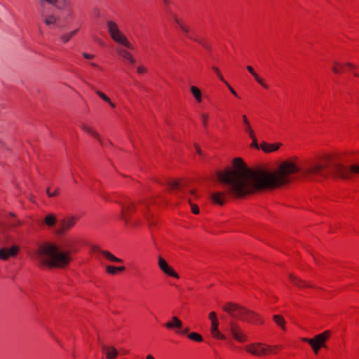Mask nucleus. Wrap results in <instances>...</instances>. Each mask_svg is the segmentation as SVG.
<instances>
[{"label":"nucleus","mask_w":359,"mask_h":359,"mask_svg":"<svg viewBox=\"0 0 359 359\" xmlns=\"http://www.w3.org/2000/svg\"><path fill=\"white\" fill-rule=\"evenodd\" d=\"M301 172L292 161H285L273 172L264 168H249L242 158H236L232 166L217 172L218 180L226 186L227 193L216 191L211 195L213 203L223 205L227 194L239 198L259 190L276 188L289 183L291 175Z\"/></svg>","instance_id":"obj_1"},{"label":"nucleus","mask_w":359,"mask_h":359,"mask_svg":"<svg viewBox=\"0 0 359 359\" xmlns=\"http://www.w3.org/2000/svg\"><path fill=\"white\" fill-rule=\"evenodd\" d=\"M33 259L43 267L64 269L71 262L72 254L69 251L62 250L55 243L44 242L34 250Z\"/></svg>","instance_id":"obj_2"},{"label":"nucleus","mask_w":359,"mask_h":359,"mask_svg":"<svg viewBox=\"0 0 359 359\" xmlns=\"http://www.w3.org/2000/svg\"><path fill=\"white\" fill-rule=\"evenodd\" d=\"M121 207L120 219L127 228L141 226L145 220L149 219V215L137 206L133 201L126 199L119 203Z\"/></svg>","instance_id":"obj_3"},{"label":"nucleus","mask_w":359,"mask_h":359,"mask_svg":"<svg viewBox=\"0 0 359 359\" xmlns=\"http://www.w3.org/2000/svg\"><path fill=\"white\" fill-rule=\"evenodd\" d=\"M106 26L107 32L114 42L128 49H133V44L117 22L109 20L106 22Z\"/></svg>","instance_id":"obj_4"},{"label":"nucleus","mask_w":359,"mask_h":359,"mask_svg":"<svg viewBox=\"0 0 359 359\" xmlns=\"http://www.w3.org/2000/svg\"><path fill=\"white\" fill-rule=\"evenodd\" d=\"M222 309L232 317L246 322H250L257 317L255 313L233 302L225 303L222 305Z\"/></svg>","instance_id":"obj_5"},{"label":"nucleus","mask_w":359,"mask_h":359,"mask_svg":"<svg viewBox=\"0 0 359 359\" xmlns=\"http://www.w3.org/2000/svg\"><path fill=\"white\" fill-rule=\"evenodd\" d=\"M332 158L330 156H326L322 158L319 162H315L310 164L302 170L304 175H323L324 171L326 168L330 166Z\"/></svg>","instance_id":"obj_6"},{"label":"nucleus","mask_w":359,"mask_h":359,"mask_svg":"<svg viewBox=\"0 0 359 359\" xmlns=\"http://www.w3.org/2000/svg\"><path fill=\"white\" fill-rule=\"evenodd\" d=\"M334 174L340 178L350 179L354 175H359V164H354L350 167L336 163L332 168Z\"/></svg>","instance_id":"obj_7"},{"label":"nucleus","mask_w":359,"mask_h":359,"mask_svg":"<svg viewBox=\"0 0 359 359\" xmlns=\"http://www.w3.org/2000/svg\"><path fill=\"white\" fill-rule=\"evenodd\" d=\"M276 346L264 344L262 343H253L245 346L248 353L255 356H262L271 353Z\"/></svg>","instance_id":"obj_8"},{"label":"nucleus","mask_w":359,"mask_h":359,"mask_svg":"<svg viewBox=\"0 0 359 359\" xmlns=\"http://www.w3.org/2000/svg\"><path fill=\"white\" fill-rule=\"evenodd\" d=\"M330 335V332L328 330L325 331L324 332L315 336L313 339L309 338H303L302 340L309 343L312 347L313 351L316 354H317L320 348V347L325 346V343L326 340Z\"/></svg>","instance_id":"obj_9"},{"label":"nucleus","mask_w":359,"mask_h":359,"mask_svg":"<svg viewBox=\"0 0 359 359\" xmlns=\"http://www.w3.org/2000/svg\"><path fill=\"white\" fill-rule=\"evenodd\" d=\"M288 278L290 283L295 285L299 290H318V287L314 283L302 280L294 273H289Z\"/></svg>","instance_id":"obj_10"},{"label":"nucleus","mask_w":359,"mask_h":359,"mask_svg":"<svg viewBox=\"0 0 359 359\" xmlns=\"http://www.w3.org/2000/svg\"><path fill=\"white\" fill-rule=\"evenodd\" d=\"M228 331L231 335L238 342H244L247 340V336L244 334L239 325L233 322H230Z\"/></svg>","instance_id":"obj_11"},{"label":"nucleus","mask_w":359,"mask_h":359,"mask_svg":"<svg viewBox=\"0 0 359 359\" xmlns=\"http://www.w3.org/2000/svg\"><path fill=\"white\" fill-rule=\"evenodd\" d=\"M158 265L161 271L166 276L176 279L179 278L178 273L161 256H158Z\"/></svg>","instance_id":"obj_12"},{"label":"nucleus","mask_w":359,"mask_h":359,"mask_svg":"<svg viewBox=\"0 0 359 359\" xmlns=\"http://www.w3.org/2000/svg\"><path fill=\"white\" fill-rule=\"evenodd\" d=\"M76 218L74 217H68L63 219L58 226L57 233L62 235L69 231L76 223Z\"/></svg>","instance_id":"obj_13"},{"label":"nucleus","mask_w":359,"mask_h":359,"mask_svg":"<svg viewBox=\"0 0 359 359\" xmlns=\"http://www.w3.org/2000/svg\"><path fill=\"white\" fill-rule=\"evenodd\" d=\"M19 251L20 248L17 245L0 248V259L7 260L10 258L15 257Z\"/></svg>","instance_id":"obj_14"},{"label":"nucleus","mask_w":359,"mask_h":359,"mask_svg":"<svg viewBox=\"0 0 359 359\" xmlns=\"http://www.w3.org/2000/svg\"><path fill=\"white\" fill-rule=\"evenodd\" d=\"M79 127L83 132L90 135L93 138L96 139L102 144L101 137L99 133L95 130V129L93 126L86 123H81Z\"/></svg>","instance_id":"obj_15"},{"label":"nucleus","mask_w":359,"mask_h":359,"mask_svg":"<svg viewBox=\"0 0 359 359\" xmlns=\"http://www.w3.org/2000/svg\"><path fill=\"white\" fill-rule=\"evenodd\" d=\"M128 48H118L117 53L118 55L126 62H128L130 65H134L136 62V60L133 55V54L129 52Z\"/></svg>","instance_id":"obj_16"},{"label":"nucleus","mask_w":359,"mask_h":359,"mask_svg":"<svg viewBox=\"0 0 359 359\" xmlns=\"http://www.w3.org/2000/svg\"><path fill=\"white\" fill-rule=\"evenodd\" d=\"M281 147V143H268L266 142H261V149L265 153H272L276 151Z\"/></svg>","instance_id":"obj_17"},{"label":"nucleus","mask_w":359,"mask_h":359,"mask_svg":"<svg viewBox=\"0 0 359 359\" xmlns=\"http://www.w3.org/2000/svg\"><path fill=\"white\" fill-rule=\"evenodd\" d=\"M219 323L217 320H211L210 332L213 337L218 339H226L225 335L222 334L218 330Z\"/></svg>","instance_id":"obj_18"},{"label":"nucleus","mask_w":359,"mask_h":359,"mask_svg":"<svg viewBox=\"0 0 359 359\" xmlns=\"http://www.w3.org/2000/svg\"><path fill=\"white\" fill-rule=\"evenodd\" d=\"M165 326L168 329L175 330L177 332V330L182 328V322L177 317L173 316L170 321L165 324Z\"/></svg>","instance_id":"obj_19"},{"label":"nucleus","mask_w":359,"mask_h":359,"mask_svg":"<svg viewBox=\"0 0 359 359\" xmlns=\"http://www.w3.org/2000/svg\"><path fill=\"white\" fill-rule=\"evenodd\" d=\"M189 194H190V196L188 198V200L191 205V212L195 215H198L199 213V208H198V205H196V204H194L192 203L193 200H194L195 198H196L198 196L197 190L195 189H191L189 191Z\"/></svg>","instance_id":"obj_20"},{"label":"nucleus","mask_w":359,"mask_h":359,"mask_svg":"<svg viewBox=\"0 0 359 359\" xmlns=\"http://www.w3.org/2000/svg\"><path fill=\"white\" fill-rule=\"evenodd\" d=\"M57 222V217L53 214H48L45 216L41 222V226H46V227L50 229L53 227Z\"/></svg>","instance_id":"obj_21"},{"label":"nucleus","mask_w":359,"mask_h":359,"mask_svg":"<svg viewBox=\"0 0 359 359\" xmlns=\"http://www.w3.org/2000/svg\"><path fill=\"white\" fill-rule=\"evenodd\" d=\"M190 92L195 99V101L198 104H201L203 102V95L201 89L196 86H190Z\"/></svg>","instance_id":"obj_22"},{"label":"nucleus","mask_w":359,"mask_h":359,"mask_svg":"<svg viewBox=\"0 0 359 359\" xmlns=\"http://www.w3.org/2000/svg\"><path fill=\"white\" fill-rule=\"evenodd\" d=\"M102 350L105 352L106 357L108 359H114L118 355V351L113 346H102Z\"/></svg>","instance_id":"obj_23"},{"label":"nucleus","mask_w":359,"mask_h":359,"mask_svg":"<svg viewBox=\"0 0 359 359\" xmlns=\"http://www.w3.org/2000/svg\"><path fill=\"white\" fill-rule=\"evenodd\" d=\"M58 20V17L54 14H50L43 16V22L48 27L55 26Z\"/></svg>","instance_id":"obj_24"},{"label":"nucleus","mask_w":359,"mask_h":359,"mask_svg":"<svg viewBox=\"0 0 359 359\" xmlns=\"http://www.w3.org/2000/svg\"><path fill=\"white\" fill-rule=\"evenodd\" d=\"M95 93L101 100H102L104 102L108 104L111 108L114 109L116 107V104L114 102H112L111 99L102 91L100 90H95Z\"/></svg>","instance_id":"obj_25"},{"label":"nucleus","mask_w":359,"mask_h":359,"mask_svg":"<svg viewBox=\"0 0 359 359\" xmlns=\"http://www.w3.org/2000/svg\"><path fill=\"white\" fill-rule=\"evenodd\" d=\"M242 120H243V126H244V131L249 136H252V135L255 133L251 126L250 122L248 116L245 114L242 115Z\"/></svg>","instance_id":"obj_26"},{"label":"nucleus","mask_w":359,"mask_h":359,"mask_svg":"<svg viewBox=\"0 0 359 359\" xmlns=\"http://www.w3.org/2000/svg\"><path fill=\"white\" fill-rule=\"evenodd\" d=\"M100 253L104 259H106L107 260H108L109 262H116V263H122L123 262V260L121 259L115 257L114 255H112L109 251L102 250V251H100Z\"/></svg>","instance_id":"obj_27"},{"label":"nucleus","mask_w":359,"mask_h":359,"mask_svg":"<svg viewBox=\"0 0 359 359\" xmlns=\"http://www.w3.org/2000/svg\"><path fill=\"white\" fill-rule=\"evenodd\" d=\"M41 4L47 3L53 5L58 9L63 8L66 5V0H41Z\"/></svg>","instance_id":"obj_28"},{"label":"nucleus","mask_w":359,"mask_h":359,"mask_svg":"<svg viewBox=\"0 0 359 359\" xmlns=\"http://www.w3.org/2000/svg\"><path fill=\"white\" fill-rule=\"evenodd\" d=\"M332 71L334 74H341L345 71L344 63L338 61H334L332 66Z\"/></svg>","instance_id":"obj_29"},{"label":"nucleus","mask_w":359,"mask_h":359,"mask_svg":"<svg viewBox=\"0 0 359 359\" xmlns=\"http://www.w3.org/2000/svg\"><path fill=\"white\" fill-rule=\"evenodd\" d=\"M126 269L125 266H114L111 265L107 266L106 271L107 273L111 275H116L118 273L123 271Z\"/></svg>","instance_id":"obj_30"},{"label":"nucleus","mask_w":359,"mask_h":359,"mask_svg":"<svg viewBox=\"0 0 359 359\" xmlns=\"http://www.w3.org/2000/svg\"><path fill=\"white\" fill-rule=\"evenodd\" d=\"M255 80L264 89H269V86L266 83L265 80L262 78L256 72H254L253 74H251Z\"/></svg>","instance_id":"obj_31"},{"label":"nucleus","mask_w":359,"mask_h":359,"mask_svg":"<svg viewBox=\"0 0 359 359\" xmlns=\"http://www.w3.org/2000/svg\"><path fill=\"white\" fill-rule=\"evenodd\" d=\"M79 32V29H74L70 32L65 33L62 35L61 40L63 43L68 42L76 33Z\"/></svg>","instance_id":"obj_32"},{"label":"nucleus","mask_w":359,"mask_h":359,"mask_svg":"<svg viewBox=\"0 0 359 359\" xmlns=\"http://www.w3.org/2000/svg\"><path fill=\"white\" fill-rule=\"evenodd\" d=\"M273 319L277 325L280 327L283 330H285V320L283 317L280 315H274Z\"/></svg>","instance_id":"obj_33"},{"label":"nucleus","mask_w":359,"mask_h":359,"mask_svg":"<svg viewBox=\"0 0 359 359\" xmlns=\"http://www.w3.org/2000/svg\"><path fill=\"white\" fill-rule=\"evenodd\" d=\"M200 118L202 122L203 126L205 128H207L208 127L209 119H210L209 114L208 113L203 112V113L201 114Z\"/></svg>","instance_id":"obj_34"},{"label":"nucleus","mask_w":359,"mask_h":359,"mask_svg":"<svg viewBox=\"0 0 359 359\" xmlns=\"http://www.w3.org/2000/svg\"><path fill=\"white\" fill-rule=\"evenodd\" d=\"M183 181L173 180L170 182V187L171 189H180L182 188Z\"/></svg>","instance_id":"obj_35"},{"label":"nucleus","mask_w":359,"mask_h":359,"mask_svg":"<svg viewBox=\"0 0 359 359\" xmlns=\"http://www.w3.org/2000/svg\"><path fill=\"white\" fill-rule=\"evenodd\" d=\"M249 137L252 140L250 147L256 149H261V143L259 144H258L255 133H254L252 136Z\"/></svg>","instance_id":"obj_36"},{"label":"nucleus","mask_w":359,"mask_h":359,"mask_svg":"<svg viewBox=\"0 0 359 359\" xmlns=\"http://www.w3.org/2000/svg\"><path fill=\"white\" fill-rule=\"evenodd\" d=\"M46 193L49 197H55L59 194V189L48 187Z\"/></svg>","instance_id":"obj_37"},{"label":"nucleus","mask_w":359,"mask_h":359,"mask_svg":"<svg viewBox=\"0 0 359 359\" xmlns=\"http://www.w3.org/2000/svg\"><path fill=\"white\" fill-rule=\"evenodd\" d=\"M188 337L195 341L201 342L203 341V337L201 334L196 333V332H191L188 335Z\"/></svg>","instance_id":"obj_38"},{"label":"nucleus","mask_w":359,"mask_h":359,"mask_svg":"<svg viewBox=\"0 0 359 359\" xmlns=\"http://www.w3.org/2000/svg\"><path fill=\"white\" fill-rule=\"evenodd\" d=\"M212 69L214 73L219 78V79L224 83L226 81L224 80V78L221 71L219 70V69L218 67H215V66H213L212 67Z\"/></svg>","instance_id":"obj_39"},{"label":"nucleus","mask_w":359,"mask_h":359,"mask_svg":"<svg viewBox=\"0 0 359 359\" xmlns=\"http://www.w3.org/2000/svg\"><path fill=\"white\" fill-rule=\"evenodd\" d=\"M344 69H346L351 72H354V71L357 69V67L350 62H346L344 63Z\"/></svg>","instance_id":"obj_40"},{"label":"nucleus","mask_w":359,"mask_h":359,"mask_svg":"<svg viewBox=\"0 0 359 359\" xmlns=\"http://www.w3.org/2000/svg\"><path fill=\"white\" fill-rule=\"evenodd\" d=\"M180 28L187 35H188V34L190 32V27H189V26L185 22H184V24Z\"/></svg>","instance_id":"obj_41"},{"label":"nucleus","mask_w":359,"mask_h":359,"mask_svg":"<svg viewBox=\"0 0 359 359\" xmlns=\"http://www.w3.org/2000/svg\"><path fill=\"white\" fill-rule=\"evenodd\" d=\"M173 19H174V21L175 22V23L177 25V26L179 27H180L184 24V22L183 20H182L181 18H178L176 15L173 17Z\"/></svg>","instance_id":"obj_42"},{"label":"nucleus","mask_w":359,"mask_h":359,"mask_svg":"<svg viewBox=\"0 0 359 359\" xmlns=\"http://www.w3.org/2000/svg\"><path fill=\"white\" fill-rule=\"evenodd\" d=\"M137 72L139 74H144L147 72V69L142 65L138 66L137 68Z\"/></svg>","instance_id":"obj_43"},{"label":"nucleus","mask_w":359,"mask_h":359,"mask_svg":"<svg viewBox=\"0 0 359 359\" xmlns=\"http://www.w3.org/2000/svg\"><path fill=\"white\" fill-rule=\"evenodd\" d=\"M224 83L226 85V86L228 87L229 91L236 97H238V94L236 92V90L229 84L228 82L225 81Z\"/></svg>","instance_id":"obj_44"},{"label":"nucleus","mask_w":359,"mask_h":359,"mask_svg":"<svg viewBox=\"0 0 359 359\" xmlns=\"http://www.w3.org/2000/svg\"><path fill=\"white\" fill-rule=\"evenodd\" d=\"M189 331V329L188 327H185L184 329L182 328L180 330H177V333L180 334H188Z\"/></svg>","instance_id":"obj_45"},{"label":"nucleus","mask_w":359,"mask_h":359,"mask_svg":"<svg viewBox=\"0 0 359 359\" xmlns=\"http://www.w3.org/2000/svg\"><path fill=\"white\" fill-rule=\"evenodd\" d=\"M209 318L210 320H217L216 313L214 311L210 312L209 313Z\"/></svg>","instance_id":"obj_46"},{"label":"nucleus","mask_w":359,"mask_h":359,"mask_svg":"<svg viewBox=\"0 0 359 359\" xmlns=\"http://www.w3.org/2000/svg\"><path fill=\"white\" fill-rule=\"evenodd\" d=\"M83 56L86 59H93L95 57L93 55L89 54V53H83Z\"/></svg>","instance_id":"obj_47"},{"label":"nucleus","mask_w":359,"mask_h":359,"mask_svg":"<svg viewBox=\"0 0 359 359\" xmlns=\"http://www.w3.org/2000/svg\"><path fill=\"white\" fill-rule=\"evenodd\" d=\"M194 147H195V149H196V153H197L198 155H200V156H201V155H202V150H201V149L199 147V146H198V144H196L194 145Z\"/></svg>","instance_id":"obj_48"},{"label":"nucleus","mask_w":359,"mask_h":359,"mask_svg":"<svg viewBox=\"0 0 359 359\" xmlns=\"http://www.w3.org/2000/svg\"><path fill=\"white\" fill-rule=\"evenodd\" d=\"M246 69L250 72V74H253V72H255L254 68L250 65L247 66Z\"/></svg>","instance_id":"obj_49"},{"label":"nucleus","mask_w":359,"mask_h":359,"mask_svg":"<svg viewBox=\"0 0 359 359\" xmlns=\"http://www.w3.org/2000/svg\"><path fill=\"white\" fill-rule=\"evenodd\" d=\"M145 359H156L152 355L149 354L146 356Z\"/></svg>","instance_id":"obj_50"},{"label":"nucleus","mask_w":359,"mask_h":359,"mask_svg":"<svg viewBox=\"0 0 359 359\" xmlns=\"http://www.w3.org/2000/svg\"><path fill=\"white\" fill-rule=\"evenodd\" d=\"M170 0H163V1L164 2V4H168L170 3Z\"/></svg>","instance_id":"obj_51"},{"label":"nucleus","mask_w":359,"mask_h":359,"mask_svg":"<svg viewBox=\"0 0 359 359\" xmlns=\"http://www.w3.org/2000/svg\"><path fill=\"white\" fill-rule=\"evenodd\" d=\"M91 65H92L93 67H96V68H97H97L99 67H98V65H96L95 63H91Z\"/></svg>","instance_id":"obj_52"},{"label":"nucleus","mask_w":359,"mask_h":359,"mask_svg":"<svg viewBox=\"0 0 359 359\" xmlns=\"http://www.w3.org/2000/svg\"><path fill=\"white\" fill-rule=\"evenodd\" d=\"M355 76H358V75L355 73H354Z\"/></svg>","instance_id":"obj_53"}]
</instances>
